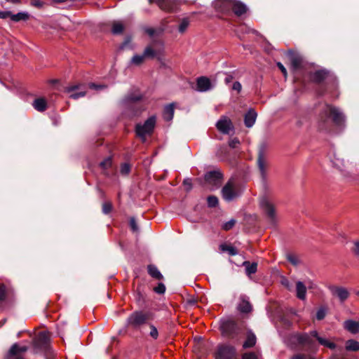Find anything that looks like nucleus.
<instances>
[{
    "label": "nucleus",
    "mask_w": 359,
    "mask_h": 359,
    "mask_svg": "<svg viewBox=\"0 0 359 359\" xmlns=\"http://www.w3.org/2000/svg\"><path fill=\"white\" fill-rule=\"evenodd\" d=\"M233 76L231 75H227L226 78L224 79V81L226 84L229 83L233 80Z\"/></svg>",
    "instance_id": "64"
},
{
    "label": "nucleus",
    "mask_w": 359,
    "mask_h": 359,
    "mask_svg": "<svg viewBox=\"0 0 359 359\" xmlns=\"http://www.w3.org/2000/svg\"><path fill=\"white\" fill-rule=\"evenodd\" d=\"M288 56L292 69L295 74L294 80L297 81H299V78L296 75V72L300 70L302 68L304 62L303 57L299 53L291 50L288 52Z\"/></svg>",
    "instance_id": "12"
},
{
    "label": "nucleus",
    "mask_w": 359,
    "mask_h": 359,
    "mask_svg": "<svg viewBox=\"0 0 359 359\" xmlns=\"http://www.w3.org/2000/svg\"><path fill=\"white\" fill-rule=\"evenodd\" d=\"M232 0H216L213 3V6L217 12L224 14H230L231 13Z\"/></svg>",
    "instance_id": "17"
},
{
    "label": "nucleus",
    "mask_w": 359,
    "mask_h": 359,
    "mask_svg": "<svg viewBox=\"0 0 359 359\" xmlns=\"http://www.w3.org/2000/svg\"><path fill=\"white\" fill-rule=\"evenodd\" d=\"M156 123L155 116L149 117L144 123H138L135 125V133L136 136L140 138L142 143L146 142L147 136L153 134Z\"/></svg>",
    "instance_id": "6"
},
{
    "label": "nucleus",
    "mask_w": 359,
    "mask_h": 359,
    "mask_svg": "<svg viewBox=\"0 0 359 359\" xmlns=\"http://www.w3.org/2000/svg\"><path fill=\"white\" fill-rule=\"evenodd\" d=\"M130 41V39L129 38H126L125 41L121 43L120 48L121 49H123Z\"/></svg>",
    "instance_id": "63"
},
{
    "label": "nucleus",
    "mask_w": 359,
    "mask_h": 359,
    "mask_svg": "<svg viewBox=\"0 0 359 359\" xmlns=\"http://www.w3.org/2000/svg\"><path fill=\"white\" fill-rule=\"evenodd\" d=\"M155 32L156 31L154 28H147L146 29V33L150 36H153L155 34Z\"/></svg>",
    "instance_id": "62"
},
{
    "label": "nucleus",
    "mask_w": 359,
    "mask_h": 359,
    "mask_svg": "<svg viewBox=\"0 0 359 359\" xmlns=\"http://www.w3.org/2000/svg\"><path fill=\"white\" fill-rule=\"evenodd\" d=\"M236 223V219H231L229 222H226L223 224L222 229L225 231H229L234 226Z\"/></svg>",
    "instance_id": "44"
},
{
    "label": "nucleus",
    "mask_w": 359,
    "mask_h": 359,
    "mask_svg": "<svg viewBox=\"0 0 359 359\" xmlns=\"http://www.w3.org/2000/svg\"><path fill=\"white\" fill-rule=\"evenodd\" d=\"M223 179V174L219 170H212L205 173L204 180L205 182L214 186L221 184Z\"/></svg>",
    "instance_id": "14"
},
{
    "label": "nucleus",
    "mask_w": 359,
    "mask_h": 359,
    "mask_svg": "<svg viewBox=\"0 0 359 359\" xmlns=\"http://www.w3.org/2000/svg\"><path fill=\"white\" fill-rule=\"evenodd\" d=\"M330 78L334 79L331 72L325 68L319 69L309 73V79L310 81L317 85H322Z\"/></svg>",
    "instance_id": "9"
},
{
    "label": "nucleus",
    "mask_w": 359,
    "mask_h": 359,
    "mask_svg": "<svg viewBox=\"0 0 359 359\" xmlns=\"http://www.w3.org/2000/svg\"><path fill=\"white\" fill-rule=\"evenodd\" d=\"M144 60H145V58H144L143 54L142 55H135L131 58V63L136 66H140L144 62Z\"/></svg>",
    "instance_id": "37"
},
{
    "label": "nucleus",
    "mask_w": 359,
    "mask_h": 359,
    "mask_svg": "<svg viewBox=\"0 0 359 359\" xmlns=\"http://www.w3.org/2000/svg\"><path fill=\"white\" fill-rule=\"evenodd\" d=\"M19 351H20V346L17 344H14L13 345H12V346L9 349L8 353V356L9 358L12 357L13 358L16 355H18Z\"/></svg>",
    "instance_id": "38"
},
{
    "label": "nucleus",
    "mask_w": 359,
    "mask_h": 359,
    "mask_svg": "<svg viewBox=\"0 0 359 359\" xmlns=\"http://www.w3.org/2000/svg\"><path fill=\"white\" fill-rule=\"evenodd\" d=\"M242 359H258V358L254 352H246L242 355Z\"/></svg>",
    "instance_id": "51"
},
{
    "label": "nucleus",
    "mask_w": 359,
    "mask_h": 359,
    "mask_svg": "<svg viewBox=\"0 0 359 359\" xmlns=\"http://www.w3.org/2000/svg\"><path fill=\"white\" fill-rule=\"evenodd\" d=\"M260 205L270 222L273 223L276 217L273 205L266 198H263L260 202Z\"/></svg>",
    "instance_id": "18"
},
{
    "label": "nucleus",
    "mask_w": 359,
    "mask_h": 359,
    "mask_svg": "<svg viewBox=\"0 0 359 359\" xmlns=\"http://www.w3.org/2000/svg\"><path fill=\"white\" fill-rule=\"evenodd\" d=\"M30 18V15L27 12H19L16 14L11 13V20L15 22L20 21H27Z\"/></svg>",
    "instance_id": "29"
},
{
    "label": "nucleus",
    "mask_w": 359,
    "mask_h": 359,
    "mask_svg": "<svg viewBox=\"0 0 359 359\" xmlns=\"http://www.w3.org/2000/svg\"><path fill=\"white\" fill-rule=\"evenodd\" d=\"M248 8L247 6L238 0H232L231 12L237 17H240L246 13Z\"/></svg>",
    "instance_id": "22"
},
{
    "label": "nucleus",
    "mask_w": 359,
    "mask_h": 359,
    "mask_svg": "<svg viewBox=\"0 0 359 359\" xmlns=\"http://www.w3.org/2000/svg\"><path fill=\"white\" fill-rule=\"evenodd\" d=\"M124 26L118 22H114L112 25L111 32L114 34H121L123 32Z\"/></svg>",
    "instance_id": "36"
},
{
    "label": "nucleus",
    "mask_w": 359,
    "mask_h": 359,
    "mask_svg": "<svg viewBox=\"0 0 359 359\" xmlns=\"http://www.w3.org/2000/svg\"><path fill=\"white\" fill-rule=\"evenodd\" d=\"M287 260L293 266H296L299 264V260L298 257L291 253H288L286 255Z\"/></svg>",
    "instance_id": "40"
},
{
    "label": "nucleus",
    "mask_w": 359,
    "mask_h": 359,
    "mask_svg": "<svg viewBox=\"0 0 359 359\" xmlns=\"http://www.w3.org/2000/svg\"><path fill=\"white\" fill-rule=\"evenodd\" d=\"M277 66H278V69L281 71V72L283 73L284 76L286 77L287 73V70H286L285 67H284V65L281 62H278L277 63Z\"/></svg>",
    "instance_id": "58"
},
{
    "label": "nucleus",
    "mask_w": 359,
    "mask_h": 359,
    "mask_svg": "<svg viewBox=\"0 0 359 359\" xmlns=\"http://www.w3.org/2000/svg\"><path fill=\"white\" fill-rule=\"evenodd\" d=\"M222 196L225 201L231 202L239 197L241 191L239 189L235 187L233 180H229L221 190Z\"/></svg>",
    "instance_id": "8"
},
{
    "label": "nucleus",
    "mask_w": 359,
    "mask_h": 359,
    "mask_svg": "<svg viewBox=\"0 0 359 359\" xmlns=\"http://www.w3.org/2000/svg\"><path fill=\"white\" fill-rule=\"evenodd\" d=\"M113 209L112 203L109 201L105 202L102 205V211L104 215L109 214Z\"/></svg>",
    "instance_id": "41"
},
{
    "label": "nucleus",
    "mask_w": 359,
    "mask_h": 359,
    "mask_svg": "<svg viewBox=\"0 0 359 359\" xmlns=\"http://www.w3.org/2000/svg\"><path fill=\"white\" fill-rule=\"evenodd\" d=\"M207 205L210 208H214L219 205V199L215 195H210L207 197Z\"/></svg>",
    "instance_id": "35"
},
{
    "label": "nucleus",
    "mask_w": 359,
    "mask_h": 359,
    "mask_svg": "<svg viewBox=\"0 0 359 359\" xmlns=\"http://www.w3.org/2000/svg\"><path fill=\"white\" fill-rule=\"evenodd\" d=\"M143 96L141 94L130 93L124 98L128 116L133 118L138 116L144 110L142 103Z\"/></svg>",
    "instance_id": "5"
},
{
    "label": "nucleus",
    "mask_w": 359,
    "mask_h": 359,
    "mask_svg": "<svg viewBox=\"0 0 359 359\" xmlns=\"http://www.w3.org/2000/svg\"><path fill=\"white\" fill-rule=\"evenodd\" d=\"M245 325L244 321L226 318L220 320L219 329L222 337L236 344L244 337Z\"/></svg>",
    "instance_id": "3"
},
{
    "label": "nucleus",
    "mask_w": 359,
    "mask_h": 359,
    "mask_svg": "<svg viewBox=\"0 0 359 359\" xmlns=\"http://www.w3.org/2000/svg\"><path fill=\"white\" fill-rule=\"evenodd\" d=\"M149 325L150 328V337H152L154 339H157L158 337V332L157 330V328L152 324H149Z\"/></svg>",
    "instance_id": "46"
},
{
    "label": "nucleus",
    "mask_w": 359,
    "mask_h": 359,
    "mask_svg": "<svg viewBox=\"0 0 359 359\" xmlns=\"http://www.w3.org/2000/svg\"><path fill=\"white\" fill-rule=\"evenodd\" d=\"M147 272L152 278L161 280L163 279V276L158 269L157 266L154 264H149L147 266Z\"/></svg>",
    "instance_id": "26"
},
{
    "label": "nucleus",
    "mask_w": 359,
    "mask_h": 359,
    "mask_svg": "<svg viewBox=\"0 0 359 359\" xmlns=\"http://www.w3.org/2000/svg\"><path fill=\"white\" fill-rule=\"evenodd\" d=\"M212 88V85L210 79L206 76H200L196 80V90L199 92H206Z\"/></svg>",
    "instance_id": "21"
},
{
    "label": "nucleus",
    "mask_w": 359,
    "mask_h": 359,
    "mask_svg": "<svg viewBox=\"0 0 359 359\" xmlns=\"http://www.w3.org/2000/svg\"><path fill=\"white\" fill-rule=\"evenodd\" d=\"M327 313V309L325 306H321L317 311L316 319L318 320H322L325 318Z\"/></svg>",
    "instance_id": "42"
},
{
    "label": "nucleus",
    "mask_w": 359,
    "mask_h": 359,
    "mask_svg": "<svg viewBox=\"0 0 359 359\" xmlns=\"http://www.w3.org/2000/svg\"><path fill=\"white\" fill-rule=\"evenodd\" d=\"M296 292H297V298H299L301 300L305 299L306 294V287L302 282H301V281L297 282Z\"/></svg>",
    "instance_id": "28"
},
{
    "label": "nucleus",
    "mask_w": 359,
    "mask_h": 359,
    "mask_svg": "<svg viewBox=\"0 0 359 359\" xmlns=\"http://www.w3.org/2000/svg\"><path fill=\"white\" fill-rule=\"evenodd\" d=\"M6 298V289L5 286L0 285V302L4 301Z\"/></svg>",
    "instance_id": "56"
},
{
    "label": "nucleus",
    "mask_w": 359,
    "mask_h": 359,
    "mask_svg": "<svg viewBox=\"0 0 359 359\" xmlns=\"http://www.w3.org/2000/svg\"><path fill=\"white\" fill-rule=\"evenodd\" d=\"M291 359H306V355L302 353H297L294 355Z\"/></svg>",
    "instance_id": "60"
},
{
    "label": "nucleus",
    "mask_w": 359,
    "mask_h": 359,
    "mask_svg": "<svg viewBox=\"0 0 359 359\" xmlns=\"http://www.w3.org/2000/svg\"><path fill=\"white\" fill-rule=\"evenodd\" d=\"M244 336L245 340L243 344V348L247 349L254 347L257 343V337L251 330L247 328L246 325Z\"/></svg>",
    "instance_id": "19"
},
{
    "label": "nucleus",
    "mask_w": 359,
    "mask_h": 359,
    "mask_svg": "<svg viewBox=\"0 0 359 359\" xmlns=\"http://www.w3.org/2000/svg\"><path fill=\"white\" fill-rule=\"evenodd\" d=\"M158 43H161V41H154L152 45L147 46L144 52L143 55L145 59H154L158 57L161 54V50L158 48H154Z\"/></svg>",
    "instance_id": "20"
},
{
    "label": "nucleus",
    "mask_w": 359,
    "mask_h": 359,
    "mask_svg": "<svg viewBox=\"0 0 359 359\" xmlns=\"http://www.w3.org/2000/svg\"><path fill=\"white\" fill-rule=\"evenodd\" d=\"M243 266L245 267L246 273L248 276L257 272V263L256 262L250 263L249 261H245L243 262Z\"/></svg>",
    "instance_id": "32"
},
{
    "label": "nucleus",
    "mask_w": 359,
    "mask_h": 359,
    "mask_svg": "<svg viewBox=\"0 0 359 359\" xmlns=\"http://www.w3.org/2000/svg\"><path fill=\"white\" fill-rule=\"evenodd\" d=\"M241 88H242V86H241L240 82L235 81L233 83V86H232V89L233 90H236L238 93H239V92H241Z\"/></svg>",
    "instance_id": "57"
},
{
    "label": "nucleus",
    "mask_w": 359,
    "mask_h": 359,
    "mask_svg": "<svg viewBox=\"0 0 359 359\" xmlns=\"http://www.w3.org/2000/svg\"><path fill=\"white\" fill-rule=\"evenodd\" d=\"M88 86L90 89H94L96 90H103L107 87L106 85L96 84L95 83H90Z\"/></svg>",
    "instance_id": "48"
},
{
    "label": "nucleus",
    "mask_w": 359,
    "mask_h": 359,
    "mask_svg": "<svg viewBox=\"0 0 359 359\" xmlns=\"http://www.w3.org/2000/svg\"><path fill=\"white\" fill-rule=\"evenodd\" d=\"M112 164V160L111 157H107L105 159H104L102 162L100 163V166L101 168L106 170L108 169L111 166Z\"/></svg>",
    "instance_id": "43"
},
{
    "label": "nucleus",
    "mask_w": 359,
    "mask_h": 359,
    "mask_svg": "<svg viewBox=\"0 0 359 359\" xmlns=\"http://www.w3.org/2000/svg\"><path fill=\"white\" fill-rule=\"evenodd\" d=\"M238 309L241 313H248L251 312L252 306L249 301L246 299H242L238 305Z\"/></svg>",
    "instance_id": "31"
},
{
    "label": "nucleus",
    "mask_w": 359,
    "mask_h": 359,
    "mask_svg": "<svg viewBox=\"0 0 359 359\" xmlns=\"http://www.w3.org/2000/svg\"><path fill=\"white\" fill-rule=\"evenodd\" d=\"M344 328L352 334L359 332V323L353 320H347L344 322Z\"/></svg>",
    "instance_id": "25"
},
{
    "label": "nucleus",
    "mask_w": 359,
    "mask_h": 359,
    "mask_svg": "<svg viewBox=\"0 0 359 359\" xmlns=\"http://www.w3.org/2000/svg\"><path fill=\"white\" fill-rule=\"evenodd\" d=\"M152 319V315L149 311H135L126 319V327L133 330L140 331Z\"/></svg>",
    "instance_id": "4"
},
{
    "label": "nucleus",
    "mask_w": 359,
    "mask_h": 359,
    "mask_svg": "<svg viewBox=\"0 0 359 359\" xmlns=\"http://www.w3.org/2000/svg\"><path fill=\"white\" fill-rule=\"evenodd\" d=\"M332 119L334 126L339 128L344 127L345 116L336 107L325 104L321 109L318 121V128L320 131L328 132L331 130Z\"/></svg>",
    "instance_id": "2"
},
{
    "label": "nucleus",
    "mask_w": 359,
    "mask_h": 359,
    "mask_svg": "<svg viewBox=\"0 0 359 359\" xmlns=\"http://www.w3.org/2000/svg\"><path fill=\"white\" fill-rule=\"evenodd\" d=\"M50 336L48 332H40L34 340L35 348L41 351H47L49 348Z\"/></svg>",
    "instance_id": "13"
},
{
    "label": "nucleus",
    "mask_w": 359,
    "mask_h": 359,
    "mask_svg": "<svg viewBox=\"0 0 359 359\" xmlns=\"http://www.w3.org/2000/svg\"><path fill=\"white\" fill-rule=\"evenodd\" d=\"M257 117V112L253 109H250L244 116V123L247 128H251L255 124Z\"/></svg>",
    "instance_id": "24"
},
{
    "label": "nucleus",
    "mask_w": 359,
    "mask_h": 359,
    "mask_svg": "<svg viewBox=\"0 0 359 359\" xmlns=\"http://www.w3.org/2000/svg\"><path fill=\"white\" fill-rule=\"evenodd\" d=\"M257 164L262 179L265 180L267 176L268 162L265 155L264 145H262L259 149Z\"/></svg>",
    "instance_id": "11"
},
{
    "label": "nucleus",
    "mask_w": 359,
    "mask_h": 359,
    "mask_svg": "<svg viewBox=\"0 0 359 359\" xmlns=\"http://www.w3.org/2000/svg\"><path fill=\"white\" fill-rule=\"evenodd\" d=\"M328 289L333 296L339 298L341 302H344L349 297V292L346 288L344 287L332 285H330Z\"/></svg>",
    "instance_id": "16"
},
{
    "label": "nucleus",
    "mask_w": 359,
    "mask_h": 359,
    "mask_svg": "<svg viewBox=\"0 0 359 359\" xmlns=\"http://www.w3.org/2000/svg\"><path fill=\"white\" fill-rule=\"evenodd\" d=\"M346 349L349 351H359V342L354 339H349L346 343Z\"/></svg>",
    "instance_id": "34"
},
{
    "label": "nucleus",
    "mask_w": 359,
    "mask_h": 359,
    "mask_svg": "<svg viewBox=\"0 0 359 359\" xmlns=\"http://www.w3.org/2000/svg\"><path fill=\"white\" fill-rule=\"evenodd\" d=\"M231 126V121L225 117L220 118L216 123L217 128L223 134H229Z\"/></svg>",
    "instance_id": "23"
},
{
    "label": "nucleus",
    "mask_w": 359,
    "mask_h": 359,
    "mask_svg": "<svg viewBox=\"0 0 359 359\" xmlns=\"http://www.w3.org/2000/svg\"><path fill=\"white\" fill-rule=\"evenodd\" d=\"M136 299L140 305H142L144 302V296L140 292H137Z\"/></svg>",
    "instance_id": "59"
},
{
    "label": "nucleus",
    "mask_w": 359,
    "mask_h": 359,
    "mask_svg": "<svg viewBox=\"0 0 359 359\" xmlns=\"http://www.w3.org/2000/svg\"><path fill=\"white\" fill-rule=\"evenodd\" d=\"M156 4L160 9L172 12L177 8V0H149V4Z\"/></svg>",
    "instance_id": "15"
},
{
    "label": "nucleus",
    "mask_w": 359,
    "mask_h": 359,
    "mask_svg": "<svg viewBox=\"0 0 359 359\" xmlns=\"http://www.w3.org/2000/svg\"><path fill=\"white\" fill-rule=\"evenodd\" d=\"M174 115V104L166 105L163 109V118L166 121H170L172 119Z\"/></svg>",
    "instance_id": "30"
},
{
    "label": "nucleus",
    "mask_w": 359,
    "mask_h": 359,
    "mask_svg": "<svg viewBox=\"0 0 359 359\" xmlns=\"http://www.w3.org/2000/svg\"><path fill=\"white\" fill-rule=\"evenodd\" d=\"M154 291L159 294H164L165 292V286L162 283H158L157 286L154 288Z\"/></svg>",
    "instance_id": "47"
},
{
    "label": "nucleus",
    "mask_w": 359,
    "mask_h": 359,
    "mask_svg": "<svg viewBox=\"0 0 359 359\" xmlns=\"http://www.w3.org/2000/svg\"><path fill=\"white\" fill-rule=\"evenodd\" d=\"M129 225L133 232H137L139 231V227L135 217H130Z\"/></svg>",
    "instance_id": "45"
},
{
    "label": "nucleus",
    "mask_w": 359,
    "mask_h": 359,
    "mask_svg": "<svg viewBox=\"0 0 359 359\" xmlns=\"http://www.w3.org/2000/svg\"><path fill=\"white\" fill-rule=\"evenodd\" d=\"M189 25V21L188 18L181 19V34L184 32L186 29Z\"/></svg>",
    "instance_id": "53"
},
{
    "label": "nucleus",
    "mask_w": 359,
    "mask_h": 359,
    "mask_svg": "<svg viewBox=\"0 0 359 359\" xmlns=\"http://www.w3.org/2000/svg\"><path fill=\"white\" fill-rule=\"evenodd\" d=\"M131 170L130 164L128 163H123L121 164L120 172L122 175H128Z\"/></svg>",
    "instance_id": "39"
},
{
    "label": "nucleus",
    "mask_w": 359,
    "mask_h": 359,
    "mask_svg": "<svg viewBox=\"0 0 359 359\" xmlns=\"http://www.w3.org/2000/svg\"><path fill=\"white\" fill-rule=\"evenodd\" d=\"M32 105L36 110L40 112H43L47 109L46 100L43 97L35 99Z\"/></svg>",
    "instance_id": "27"
},
{
    "label": "nucleus",
    "mask_w": 359,
    "mask_h": 359,
    "mask_svg": "<svg viewBox=\"0 0 359 359\" xmlns=\"http://www.w3.org/2000/svg\"><path fill=\"white\" fill-rule=\"evenodd\" d=\"M287 346L294 351H304L306 352H315L317 350V341L320 345L334 350L337 345L327 339L318 335L316 330L309 332H294L290 334L287 339Z\"/></svg>",
    "instance_id": "1"
},
{
    "label": "nucleus",
    "mask_w": 359,
    "mask_h": 359,
    "mask_svg": "<svg viewBox=\"0 0 359 359\" xmlns=\"http://www.w3.org/2000/svg\"><path fill=\"white\" fill-rule=\"evenodd\" d=\"M214 356L215 359H236L237 351L233 345L222 343L217 345Z\"/></svg>",
    "instance_id": "7"
},
{
    "label": "nucleus",
    "mask_w": 359,
    "mask_h": 359,
    "mask_svg": "<svg viewBox=\"0 0 359 359\" xmlns=\"http://www.w3.org/2000/svg\"><path fill=\"white\" fill-rule=\"evenodd\" d=\"M281 283H282L283 285H284L285 287H286L287 288L289 289V287H290V282H289V280L286 278H282Z\"/></svg>",
    "instance_id": "61"
},
{
    "label": "nucleus",
    "mask_w": 359,
    "mask_h": 359,
    "mask_svg": "<svg viewBox=\"0 0 359 359\" xmlns=\"http://www.w3.org/2000/svg\"><path fill=\"white\" fill-rule=\"evenodd\" d=\"M30 4L31 6L40 9L43 7L45 3L41 0H30Z\"/></svg>",
    "instance_id": "50"
},
{
    "label": "nucleus",
    "mask_w": 359,
    "mask_h": 359,
    "mask_svg": "<svg viewBox=\"0 0 359 359\" xmlns=\"http://www.w3.org/2000/svg\"><path fill=\"white\" fill-rule=\"evenodd\" d=\"M183 185L187 191H189L192 189V182L190 178H186L183 180Z\"/></svg>",
    "instance_id": "52"
},
{
    "label": "nucleus",
    "mask_w": 359,
    "mask_h": 359,
    "mask_svg": "<svg viewBox=\"0 0 359 359\" xmlns=\"http://www.w3.org/2000/svg\"><path fill=\"white\" fill-rule=\"evenodd\" d=\"M11 11H0V18L1 19H6L7 18H11Z\"/></svg>",
    "instance_id": "55"
},
{
    "label": "nucleus",
    "mask_w": 359,
    "mask_h": 359,
    "mask_svg": "<svg viewBox=\"0 0 359 359\" xmlns=\"http://www.w3.org/2000/svg\"><path fill=\"white\" fill-rule=\"evenodd\" d=\"M219 249L223 252H228L229 255L235 256L238 255V250L236 248L229 245L226 243H222L219 245Z\"/></svg>",
    "instance_id": "33"
},
{
    "label": "nucleus",
    "mask_w": 359,
    "mask_h": 359,
    "mask_svg": "<svg viewBox=\"0 0 359 359\" xmlns=\"http://www.w3.org/2000/svg\"><path fill=\"white\" fill-rule=\"evenodd\" d=\"M351 250L356 257H359V241L354 242L353 247Z\"/></svg>",
    "instance_id": "54"
},
{
    "label": "nucleus",
    "mask_w": 359,
    "mask_h": 359,
    "mask_svg": "<svg viewBox=\"0 0 359 359\" xmlns=\"http://www.w3.org/2000/svg\"><path fill=\"white\" fill-rule=\"evenodd\" d=\"M240 144L241 142L238 137H233V139H231L229 142V146L232 149L237 148L238 145Z\"/></svg>",
    "instance_id": "49"
},
{
    "label": "nucleus",
    "mask_w": 359,
    "mask_h": 359,
    "mask_svg": "<svg viewBox=\"0 0 359 359\" xmlns=\"http://www.w3.org/2000/svg\"><path fill=\"white\" fill-rule=\"evenodd\" d=\"M86 84L79 83L65 87L64 91L65 93H70V98L77 100L80 97H84L86 95Z\"/></svg>",
    "instance_id": "10"
}]
</instances>
